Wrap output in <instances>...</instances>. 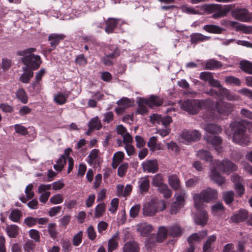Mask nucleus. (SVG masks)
Masks as SVG:
<instances>
[{
	"instance_id": "nucleus-1",
	"label": "nucleus",
	"mask_w": 252,
	"mask_h": 252,
	"mask_svg": "<svg viewBox=\"0 0 252 252\" xmlns=\"http://www.w3.org/2000/svg\"><path fill=\"white\" fill-rule=\"evenodd\" d=\"M237 169V166L228 159H224L221 161L215 160L211 167L210 178L219 186L224 184L225 179L217 171L219 170L229 174L231 172Z\"/></svg>"
},
{
	"instance_id": "nucleus-2",
	"label": "nucleus",
	"mask_w": 252,
	"mask_h": 252,
	"mask_svg": "<svg viewBox=\"0 0 252 252\" xmlns=\"http://www.w3.org/2000/svg\"><path fill=\"white\" fill-rule=\"evenodd\" d=\"M218 191L216 189L211 188H207L201 191L200 193H196L193 196L194 206L196 209L204 208V203L210 202L218 198Z\"/></svg>"
},
{
	"instance_id": "nucleus-3",
	"label": "nucleus",
	"mask_w": 252,
	"mask_h": 252,
	"mask_svg": "<svg viewBox=\"0 0 252 252\" xmlns=\"http://www.w3.org/2000/svg\"><path fill=\"white\" fill-rule=\"evenodd\" d=\"M35 51V48H30L19 52V55L23 56L22 61L25 65L24 67L32 71L38 68L41 63L40 56L32 53Z\"/></svg>"
},
{
	"instance_id": "nucleus-4",
	"label": "nucleus",
	"mask_w": 252,
	"mask_h": 252,
	"mask_svg": "<svg viewBox=\"0 0 252 252\" xmlns=\"http://www.w3.org/2000/svg\"><path fill=\"white\" fill-rule=\"evenodd\" d=\"M165 206L164 200L153 198L144 204L143 214L144 216H153L157 212L163 211Z\"/></svg>"
},
{
	"instance_id": "nucleus-5",
	"label": "nucleus",
	"mask_w": 252,
	"mask_h": 252,
	"mask_svg": "<svg viewBox=\"0 0 252 252\" xmlns=\"http://www.w3.org/2000/svg\"><path fill=\"white\" fill-rule=\"evenodd\" d=\"M204 102L202 100L190 99L181 102L180 108L191 115H195L201 109Z\"/></svg>"
},
{
	"instance_id": "nucleus-6",
	"label": "nucleus",
	"mask_w": 252,
	"mask_h": 252,
	"mask_svg": "<svg viewBox=\"0 0 252 252\" xmlns=\"http://www.w3.org/2000/svg\"><path fill=\"white\" fill-rule=\"evenodd\" d=\"M230 128L232 134L233 141L239 144L244 143V137L246 132V127L238 122L230 124Z\"/></svg>"
},
{
	"instance_id": "nucleus-7",
	"label": "nucleus",
	"mask_w": 252,
	"mask_h": 252,
	"mask_svg": "<svg viewBox=\"0 0 252 252\" xmlns=\"http://www.w3.org/2000/svg\"><path fill=\"white\" fill-rule=\"evenodd\" d=\"M230 11L231 16L239 21L250 22L252 20V13L246 8L236 7Z\"/></svg>"
},
{
	"instance_id": "nucleus-8",
	"label": "nucleus",
	"mask_w": 252,
	"mask_h": 252,
	"mask_svg": "<svg viewBox=\"0 0 252 252\" xmlns=\"http://www.w3.org/2000/svg\"><path fill=\"white\" fill-rule=\"evenodd\" d=\"M175 201L171 206L170 212L172 214H176L178 210L184 205L185 199L186 197L184 190H181L175 194Z\"/></svg>"
},
{
	"instance_id": "nucleus-9",
	"label": "nucleus",
	"mask_w": 252,
	"mask_h": 252,
	"mask_svg": "<svg viewBox=\"0 0 252 252\" xmlns=\"http://www.w3.org/2000/svg\"><path fill=\"white\" fill-rule=\"evenodd\" d=\"M201 134L197 130H189L184 129L181 135V137L187 142H195L201 138Z\"/></svg>"
},
{
	"instance_id": "nucleus-10",
	"label": "nucleus",
	"mask_w": 252,
	"mask_h": 252,
	"mask_svg": "<svg viewBox=\"0 0 252 252\" xmlns=\"http://www.w3.org/2000/svg\"><path fill=\"white\" fill-rule=\"evenodd\" d=\"M125 23L121 19L109 18L103 24L105 25V31L108 34L114 32V30L118 25H122Z\"/></svg>"
},
{
	"instance_id": "nucleus-11",
	"label": "nucleus",
	"mask_w": 252,
	"mask_h": 252,
	"mask_svg": "<svg viewBox=\"0 0 252 252\" xmlns=\"http://www.w3.org/2000/svg\"><path fill=\"white\" fill-rule=\"evenodd\" d=\"M215 109L217 112L222 115L228 116L233 110V105L222 101H217L215 104Z\"/></svg>"
},
{
	"instance_id": "nucleus-12",
	"label": "nucleus",
	"mask_w": 252,
	"mask_h": 252,
	"mask_svg": "<svg viewBox=\"0 0 252 252\" xmlns=\"http://www.w3.org/2000/svg\"><path fill=\"white\" fill-rule=\"evenodd\" d=\"M138 103L139 104L143 103L148 105L150 107H153L161 105L163 103V101L159 97L156 95H151L148 99L140 97L138 100Z\"/></svg>"
},
{
	"instance_id": "nucleus-13",
	"label": "nucleus",
	"mask_w": 252,
	"mask_h": 252,
	"mask_svg": "<svg viewBox=\"0 0 252 252\" xmlns=\"http://www.w3.org/2000/svg\"><path fill=\"white\" fill-rule=\"evenodd\" d=\"M150 120L153 123L161 124L165 127L168 126L172 122V118L168 116L162 117L160 115L153 114L150 116Z\"/></svg>"
},
{
	"instance_id": "nucleus-14",
	"label": "nucleus",
	"mask_w": 252,
	"mask_h": 252,
	"mask_svg": "<svg viewBox=\"0 0 252 252\" xmlns=\"http://www.w3.org/2000/svg\"><path fill=\"white\" fill-rule=\"evenodd\" d=\"M206 141L210 143L214 147V149L219 153L222 151L221 144L222 139L220 137L217 135H206L204 137Z\"/></svg>"
},
{
	"instance_id": "nucleus-15",
	"label": "nucleus",
	"mask_w": 252,
	"mask_h": 252,
	"mask_svg": "<svg viewBox=\"0 0 252 252\" xmlns=\"http://www.w3.org/2000/svg\"><path fill=\"white\" fill-rule=\"evenodd\" d=\"M197 210L198 212L194 217V221L196 224L204 226L208 220L207 213L204 208Z\"/></svg>"
},
{
	"instance_id": "nucleus-16",
	"label": "nucleus",
	"mask_w": 252,
	"mask_h": 252,
	"mask_svg": "<svg viewBox=\"0 0 252 252\" xmlns=\"http://www.w3.org/2000/svg\"><path fill=\"white\" fill-rule=\"evenodd\" d=\"M137 188L140 194H145L147 193L150 189V181L148 177H141L137 182Z\"/></svg>"
},
{
	"instance_id": "nucleus-17",
	"label": "nucleus",
	"mask_w": 252,
	"mask_h": 252,
	"mask_svg": "<svg viewBox=\"0 0 252 252\" xmlns=\"http://www.w3.org/2000/svg\"><path fill=\"white\" fill-rule=\"evenodd\" d=\"M144 172L154 173L158 171V162L156 159L148 160L142 163Z\"/></svg>"
},
{
	"instance_id": "nucleus-18",
	"label": "nucleus",
	"mask_w": 252,
	"mask_h": 252,
	"mask_svg": "<svg viewBox=\"0 0 252 252\" xmlns=\"http://www.w3.org/2000/svg\"><path fill=\"white\" fill-rule=\"evenodd\" d=\"M248 212L245 209H241L238 212L231 217L230 220L234 223L244 221L248 218Z\"/></svg>"
},
{
	"instance_id": "nucleus-19",
	"label": "nucleus",
	"mask_w": 252,
	"mask_h": 252,
	"mask_svg": "<svg viewBox=\"0 0 252 252\" xmlns=\"http://www.w3.org/2000/svg\"><path fill=\"white\" fill-rule=\"evenodd\" d=\"M65 35L63 34L52 33L49 35L48 40L50 41V45L52 47L50 51L56 48L60 42L64 39Z\"/></svg>"
},
{
	"instance_id": "nucleus-20",
	"label": "nucleus",
	"mask_w": 252,
	"mask_h": 252,
	"mask_svg": "<svg viewBox=\"0 0 252 252\" xmlns=\"http://www.w3.org/2000/svg\"><path fill=\"white\" fill-rule=\"evenodd\" d=\"M221 24L224 26L229 27L232 29H235L236 31H244L245 26L243 24H240L238 22L228 21L227 20H222L221 21Z\"/></svg>"
},
{
	"instance_id": "nucleus-21",
	"label": "nucleus",
	"mask_w": 252,
	"mask_h": 252,
	"mask_svg": "<svg viewBox=\"0 0 252 252\" xmlns=\"http://www.w3.org/2000/svg\"><path fill=\"white\" fill-rule=\"evenodd\" d=\"M152 228V225L144 222L138 224L137 229L141 236H147L151 233Z\"/></svg>"
},
{
	"instance_id": "nucleus-22",
	"label": "nucleus",
	"mask_w": 252,
	"mask_h": 252,
	"mask_svg": "<svg viewBox=\"0 0 252 252\" xmlns=\"http://www.w3.org/2000/svg\"><path fill=\"white\" fill-rule=\"evenodd\" d=\"M232 8V5H226L223 8L220 9L217 12H214V13L212 15L211 17L213 19H219L226 16Z\"/></svg>"
},
{
	"instance_id": "nucleus-23",
	"label": "nucleus",
	"mask_w": 252,
	"mask_h": 252,
	"mask_svg": "<svg viewBox=\"0 0 252 252\" xmlns=\"http://www.w3.org/2000/svg\"><path fill=\"white\" fill-rule=\"evenodd\" d=\"M70 93L69 91L59 93L54 96V100L57 104L63 105L66 102V99Z\"/></svg>"
},
{
	"instance_id": "nucleus-24",
	"label": "nucleus",
	"mask_w": 252,
	"mask_h": 252,
	"mask_svg": "<svg viewBox=\"0 0 252 252\" xmlns=\"http://www.w3.org/2000/svg\"><path fill=\"white\" fill-rule=\"evenodd\" d=\"M125 154L123 152L119 151L115 153L113 157L111 166L113 169H116L124 158Z\"/></svg>"
},
{
	"instance_id": "nucleus-25",
	"label": "nucleus",
	"mask_w": 252,
	"mask_h": 252,
	"mask_svg": "<svg viewBox=\"0 0 252 252\" xmlns=\"http://www.w3.org/2000/svg\"><path fill=\"white\" fill-rule=\"evenodd\" d=\"M24 73L20 76L19 80L22 83H28L30 79L33 76V72L32 70L27 68V67H22Z\"/></svg>"
},
{
	"instance_id": "nucleus-26",
	"label": "nucleus",
	"mask_w": 252,
	"mask_h": 252,
	"mask_svg": "<svg viewBox=\"0 0 252 252\" xmlns=\"http://www.w3.org/2000/svg\"><path fill=\"white\" fill-rule=\"evenodd\" d=\"M168 235L172 237L180 236L183 232L181 227L177 224H174L168 227Z\"/></svg>"
},
{
	"instance_id": "nucleus-27",
	"label": "nucleus",
	"mask_w": 252,
	"mask_h": 252,
	"mask_svg": "<svg viewBox=\"0 0 252 252\" xmlns=\"http://www.w3.org/2000/svg\"><path fill=\"white\" fill-rule=\"evenodd\" d=\"M190 42L192 44H196L199 42L208 40L210 39V36H205L200 33H193L190 35Z\"/></svg>"
},
{
	"instance_id": "nucleus-28",
	"label": "nucleus",
	"mask_w": 252,
	"mask_h": 252,
	"mask_svg": "<svg viewBox=\"0 0 252 252\" xmlns=\"http://www.w3.org/2000/svg\"><path fill=\"white\" fill-rule=\"evenodd\" d=\"M168 234V227L164 226L159 227L157 235L156 241L158 242H163L167 237Z\"/></svg>"
},
{
	"instance_id": "nucleus-29",
	"label": "nucleus",
	"mask_w": 252,
	"mask_h": 252,
	"mask_svg": "<svg viewBox=\"0 0 252 252\" xmlns=\"http://www.w3.org/2000/svg\"><path fill=\"white\" fill-rule=\"evenodd\" d=\"M139 246L134 241H130L126 243L123 248L124 252H138Z\"/></svg>"
},
{
	"instance_id": "nucleus-30",
	"label": "nucleus",
	"mask_w": 252,
	"mask_h": 252,
	"mask_svg": "<svg viewBox=\"0 0 252 252\" xmlns=\"http://www.w3.org/2000/svg\"><path fill=\"white\" fill-rule=\"evenodd\" d=\"M119 234L116 233L114 234L112 237L109 239L108 243V251L112 252L116 250L118 246V239Z\"/></svg>"
},
{
	"instance_id": "nucleus-31",
	"label": "nucleus",
	"mask_w": 252,
	"mask_h": 252,
	"mask_svg": "<svg viewBox=\"0 0 252 252\" xmlns=\"http://www.w3.org/2000/svg\"><path fill=\"white\" fill-rule=\"evenodd\" d=\"M204 129L210 134H219L222 130L220 126L214 124H207L205 126Z\"/></svg>"
},
{
	"instance_id": "nucleus-32",
	"label": "nucleus",
	"mask_w": 252,
	"mask_h": 252,
	"mask_svg": "<svg viewBox=\"0 0 252 252\" xmlns=\"http://www.w3.org/2000/svg\"><path fill=\"white\" fill-rule=\"evenodd\" d=\"M168 181L169 185L173 189L177 190L180 188V182L176 175L169 176Z\"/></svg>"
},
{
	"instance_id": "nucleus-33",
	"label": "nucleus",
	"mask_w": 252,
	"mask_h": 252,
	"mask_svg": "<svg viewBox=\"0 0 252 252\" xmlns=\"http://www.w3.org/2000/svg\"><path fill=\"white\" fill-rule=\"evenodd\" d=\"M216 240V237L215 235L210 236L204 243L203 247V252H211L213 251V248L212 247V245Z\"/></svg>"
},
{
	"instance_id": "nucleus-34",
	"label": "nucleus",
	"mask_w": 252,
	"mask_h": 252,
	"mask_svg": "<svg viewBox=\"0 0 252 252\" xmlns=\"http://www.w3.org/2000/svg\"><path fill=\"white\" fill-rule=\"evenodd\" d=\"M196 155L199 158L206 161H212L213 159L211 154L207 150H198L197 152Z\"/></svg>"
},
{
	"instance_id": "nucleus-35",
	"label": "nucleus",
	"mask_w": 252,
	"mask_h": 252,
	"mask_svg": "<svg viewBox=\"0 0 252 252\" xmlns=\"http://www.w3.org/2000/svg\"><path fill=\"white\" fill-rule=\"evenodd\" d=\"M221 66V63L220 62L214 59H210L206 62L205 68L208 70H214L220 67Z\"/></svg>"
},
{
	"instance_id": "nucleus-36",
	"label": "nucleus",
	"mask_w": 252,
	"mask_h": 252,
	"mask_svg": "<svg viewBox=\"0 0 252 252\" xmlns=\"http://www.w3.org/2000/svg\"><path fill=\"white\" fill-rule=\"evenodd\" d=\"M209 85L210 86L218 88L219 89L220 94L221 95L224 94L225 92H227V90L223 87L220 82L219 80L214 79V77L209 83Z\"/></svg>"
},
{
	"instance_id": "nucleus-37",
	"label": "nucleus",
	"mask_w": 252,
	"mask_h": 252,
	"mask_svg": "<svg viewBox=\"0 0 252 252\" xmlns=\"http://www.w3.org/2000/svg\"><path fill=\"white\" fill-rule=\"evenodd\" d=\"M209 85L210 86L218 88L219 89L220 94L221 95L224 94L225 92H227V90L223 87L220 82L219 80L214 79V77L209 83Z\"/></svg>"
},
{
	"instance_id": "nucleus-38",
	"label": "nucleus",
	"mask_w": 252,
	"mask_h": 252,
	"mask_svg": "<svg viewBox=\"0 0 252 252\" xmlns=\"http://www.w3.org/2000/svg\"><path fill=\"white\" fill-rule=\"evenodd\" d=\"M224 207L222 203L218 202L211 206V212L214 216H217L223 213Z\"/></svg>"
},
{
	"instance_id": "nucleus-39",
	"label": "nucleus",
	"mask_w": 252,
	"mask_h": 252,
	"mask_svg": "<svg viewBox=\"0 0 252 252\" xmlns=\"http://www.w3.org/2000/svg\"><path fill=\"white\" fill-rule=\"evenodd\" d=\"M203 29L209 33L217 34L221 33L222 31L221 28L215 25H206L203 27Z\"/></svg>"
},
{
	"instance_id": "nucleus-40",
	"label": "nucleus",
	"mask_w": 252,
	"mask_h": 252,
	"mask_svg": "<svg viewBox=\"0 0 252 252\" xmlns=\"http://www.w3.org/2000/svg\"><path fill=\"white\" fill-rule=\"evenodd\" d=\"M66 155H62L58 160L57 163L54 165V168L57 171H61L66 164Z\"/></svg>"
},
{
	"instance_id": "nucleus-41",
	"label": "nucleus",
	"mask_w": 252,
	"mask_h": 252,
	"mask_svg": "<svg viewBox=\"0 0 252 252\" xmlns=\"http://www.w3.org/2000/svg\"><path fill=\"white\" fill-rule=\"evenodd\" d=\"M42 89L41 83L37 81L33 82L29 87V91L31 93H33V94L39 93Z\"/></svg>"
},
{
	"instance_id": "nucleus-42",
	"label": "nucleus",
	"mask_w": 252,
	"mask_h": 252,
	"mask_svg": "<svg viewBox=\"0 0 252 252\" xmlns=\"http://www.w3.org/2000/svg\"><path fill=\"white\" fill-rule=\"evenodd\" d=\"M18 226L15 224L9 225L6 228L7 234L10 238H15L18 234Z\"/></svg>"
},
{
	"instance_id": "nucleus-43",
	"label": "nucleus",
	"mask_w": 252,
	"mask_h": 252,
	"mask_svg": "<svg viewBox=\"0 0 252 252\" xmlns=\"http://www.w3.org/2000/svg\"><path fill=\"white\" fill-rule=\"evenodd\" d=\"M240 67L245 72L252 74V63L250 62L247 61L241 62Z\"/></svg>"
},
{
	"instance_id": "nucleus-44",
	"label": "nucleus",
	"mask_w": 252,
	"mask_h": 252,
	"mask_svg": "<svg viewBox=\"0 0 252 252\" xmlns=\"http://www.w3.org/2000/svg\"><path fill=\"white\" fill-rule=\"evenodd\" d=\"M22 216V213L21 211L14 209L11 212L9 215V219L15 222H18Z\"/></svg>"
},
{
	"instance_id": "nucleus-45",
	"label": "nucleus",
	"mask_w": 252,
	"mask_h": 252,
	"mask_svg": "<svg viewBox=\"0 0 252 252\" xmlns=\"http://www.w3.org/2000/svg\"><path fill=\"white\" fill-rule=\"evenodd\" d=\"M128 167L129 164L127 162H124L120 164L118 168V176L121 178H123L125 177L127 173Z\"/></svg>"
},
{
	"instance_id": "nucleus-46",
	"label": "nucleus",
	"mask_w": 252,
	"mask_h": 252,
	"mask_svg": "<svg viewBox=\"0 0 252 252\" xmlns=\"http://www.w3.org/2000/svg\"><path fill=\"white\" fill-rule=\"evenodd\" d=\"M16 97L23 103L26 104L28 102V97L26 92L23 89H19L16 93Z\"/></svg>"
},
{
	"instance_id": "nucleus-47",
	"label": "nucleus",
	"mask_w": 252,
	"mask_h": 252,
	"mask_svg": "<svg viewBox=\"0 0 252 252\" xmlns=\"http://www.w3.org/2000/svg\"><path fill=\"white\" fill-rule=\"evenodd\" d=\"M158 190L166 198H168L171 196V190L165 184L158 188Z\"/></svg>"
},
{
	"instance_id": "nucleus-48",
	"label": "nucleus",
	"mask_w": 252,
	"mask_h": 252,
	"mask_svg": "<svg viewBox=\"0 0 252 252\" xmlns=\"http://www.w3.org/2000/svg\"><path fill=\"white\" fill-rule=\"evenodd\" d=\"M225 82L227 84L240 86L241 82L239 78L233 76H228L225 77Z\"/></svg>"
},
{
	"instance_id": "nucleus-49",
	"label": "nucleus",
	"mask_w": 252,
	"mask_h": 252,
	"mask_svg": "<svg viewBox=\"0 0 252 252\" xmlns=\"http://www.w3.org/2000/svg\"><path fill=\"white\" fill-rule=\"evenodd\" d=\"M106 208V205L104 202L98 204L95 206V218L102 216L105 212Z\"/></svg>"
},
{
	"instance_id": "nucleus-50",
	"label": "nucleus",
	"mask_w": 252,
	"mask_h": 252,
	"mask_svg": "<svg viewBox=\"0 0 252 252\" xmlns=\"http://www.w3.org/2000/svg\"><path fill=\"white\" fill-rule=\"evenodd\" d=\"M156 50L155 46L150 44H146L142 47V51L146 55H152L156 53Z\"/></svg>"
},
{
	"instance_id": "nucleus-51",
	"label": "nucleus",
	"mask_w": 252,
	"mask_h": 252,
	"mask_svg": "<svg viewBox=\"0 0 252 252\" xmlns=\"http://www.w3.org/2000/svg\"><path fill=\"white\" fill-rule=\"evenodd\" d=\"M147 145L150 151L152 152H154L156 150H159V148L157 147V137L156 136L150 137Z\"/></svg>"
},
{
	"instance_id": "nucleus-52",
	"label": "nucleus",
	"mask_w": 252,
	"mask_h": 252,
	"mask_svg": "<svg viewBox=\"0 0 252 252\" xmlns=\"http://www.w3.org/2000/svg\"><path fill=\"white\" fill-rule=\"evenodd\" d=\"M234 192L233 191L225 192L223 194V199L225 203L230 205L234 200Z\"/></svg>"
},
{
	"instance_id": "nucleus-53",
	"label": "nucleus",
	"mask_w": 252,
	"mask_h": 252,
	"mask_svg": "<svg viewBox=\"0 0 252 252\" xmlns=\"http://www.w3.org/2000/svg\"><path fill=\"white\" fill-rule=\"evenodd\" d=\"M163 184H164L163 183V178L161 174H158L154 176L152 180L153 186L158 188Z\"/></svg>"
},
{
	"instance_id": "nucleus-54",
	"label": "nucleus",
	"mask_w": 252,
	"mask_h": 252,
	"mask_svg": "<svg viewBox=\"0 0 252 252\" xmlns=\"http://www.w3.org/2000/svg\"><path fill=\"white\" fill-rule=\"evenodd\" d=\"M15 131L21 135H26L28 133L27 128L21 124H16L14 126Z\"/></svg>"
},
{
	"instance_id": "nucleus-55",
	"label": "nucleus",
	"mask_w": 252,
	"mask_h": 252,
	"mask_svg": "<svg viewBox=\"0 0 252 252\" xmlns=\"http://www.w3.org/2000/svg\"><path fill=\"white\" fill-rule=\"evenodd\" d=\"M213 77L214 76L213 73L207 71L201 72L199 75V78L201 80L206 82H207L208 83L210 82Z\"/></svg>"
},
{
	"instance_id": "nucleus-56",
	"label": "nucleus",
	"mask_w": 252,
	"mask_h": 252,
	"mask_svg": "<svg viewBox=\"0 0 252 252\" xmlns=\"http://www.w3.org/2000/svg\"><path fill=\"white\" fill-rule=\"evenodd\" d=\"M70 151V149H67L65 150V155H66V158L68 161L67 173H69L72 171L74 166V160L71 157L68 156Z\"/></svg>"
},
{
	"instance_id": "nucleus-57",
	"label": "nucleus",
	"mask_w": 252,
	"mask_h": 252,
	"mask_svg": "<svg viewBox=\"0 0 252 252\" xmlns=\"http://www.w3.org/2000/svg\"><path fill=\"white\" fill-rule=\"evenodd\" d=\"M50 201L53 204H59L63 201V198L61 194L58 193L52 196L50 199Z\"/></svg>"
},
{
	"instance_id": "nucleus-58",
	"label": "nucleus",
	"mask_w": 252,
	"mask_h": 252,
	"mask_svg": "<svg viewBox=\"0 0 252 252\" xmlns=\"http://www.w3.org/2000/svg\"><path fill=\"white\" fill-rule=\"evenodd\" d=\"M56 224L55 223H50L48 225V231L50 236L55 239L57 236V231L56 230Z\"/></svg>"
},
{
	"instance_id": "nucleus-59",
	"label": "nucleus",
	"mask_w": 252,
	"mask_h": 252,
	"mask_svg": "<svg viewBox=\"0 0 252 252\" xmlns=\"http://www.w3.org/2000/svg\"><path fill=\"white\" fill-rule=\"evenodd\" d=\"M24 222L28 227H32L37 223V218L28 217L25 219Z\"/></svg>"
},
{
	"instance_id": "nucleus-60",
	"label": "nucleus",
	"mask_w": 252,
	"mask_h": 252,
	"mask_svg": "<svg viewBox=\"0 0 252 252\" xmlns=\"http://www.w3.org/2000/svg\"><path fill=\"white\" fill-rule=\"evenodd\" d=\"M119 199L117 198H113L111 202V207L109 209V211L112 214L115 213L118 207Z\"/></svg>"
},
{
	"instance_id": "nucleus-61",
	"label": "nucleus",
	"mask_w": 252,
	"mask_h": 252,
	"mask_svg": "<svg viewBox=\"0 0 252 252\" xmlns=\"http://www.w3.org/2000/svg\"><path fill=\"white\" fill-rule=\"evenodd\" d=\"M140 209V205L136 204L133 206L129 211L130 217L133 218H135L138 215Z\"/></svg>"
},
{
	"instance_id": "nucleus-62",
	"label": "nucleus",
	"mask_w": 252,
	"mask_h": 252,
	"mask_svg": "<svg viewBox=\"0 0 252 252\" xmlns=\"http://www.w3.org/2000/svg\"><path fill=\"white\" fill-rule=\"evenodd\" d=\"M130 99L127 97L122 98L117 102L119 106H122L124 108L129 107L130 105Z\"/></svg>"
},
{
	"instance_id": "nucleus-63",
	"label": "nucleus",
	"mask_w": 252,
	"mask_h": 252,
	"mask_svg": "<svg viewBox=\"0 0 252 252\" xmlns=\"http://www.w3.org/2000/svg\"><path fill=\"white\" fill-rule=\"evenodd\" d=\"M83 233L82 231H79L77 234L74 235L73 238V244L75 246H79L82 242Z\"/></svg>"
},
{
	"instance_id": "nucleus-64",
	"label": "nucleus",
	"mask_w": 252,
	"mask_h": 252,
	"mask_svg": "<svg viewBox=\"0 0 252 252\" xmlns=\"http://www.w3.org/2000/svg\"><path fill=\"white\" fill-rule=\"evenodd\" d=\"M108 226V223L104 221H99L97 226L98 232L102 234L103 232L106 230Z\"/></svg>"
}]
</instances>
